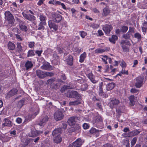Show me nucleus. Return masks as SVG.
<instances>
[{
	"mask_svg": "<svg viewBox=\"0 0 147 147\" xmlns=\"http://www.w3.org/2000/svg\"><path fill=\"white\" fill-rule=\"evenodd\" d=\"M96 103V107H98V109L99 110L102 111L103 109L102 107L101 101L100 100L98 101Z\"/></svg>",
	"mask_w": 147,
	"mask_h": 147,
	"instance_id": "nucleus-43",
	"label": "nucleus"
},
{
	"mask_svg": "<svg viewBox=\"0 0 147 147\" xmlns=\"http://www.w3.org/2000/svg\"><path fill=\"white\" fill-rule=\"evenodd\" d=\"M125 44L128 45H129L130 44V43L129 41L126 42L124 40H121L120 42L121 45H124Z\"/></svg>",
	"mask_w": 147,
	"mask_h": 147,
	"instance_id": "nucleus-62",
	"label": "nucleus"
},
{
	"mask_svg": "<svg viewBox=\"0 0 147 147\" xmlns=\"http://www.w3.org/2000/svg\"><path fill=\"white\" fill-rule=\"evenodd\" d=\"M119 103V101L118 99L113 98L111 100L110 103L111 106L114 107V106L118 105Z\"/></svg>",
	"mask_w": 147,
	"mask_h": 147,
	"instance_id": "nucleus-15",
	"label": "nucleus"
},
{
	"mask_svg": "<svg viewBox=\"0 0 147 147\" xmlns=\"http://www.w3.org/2000/svg\"><path fill=\"white\" fill-rule=\"evenodd\" d=\"M130 92L134 93H138L139 90L136 88H132L131 89Z\"/></svg>",
	"mask_w": 147,
	"mask_h": 147,
	"instance_id": "nucleus-64",
	"label": "nucleus"
},
{
	"mask_svg": "<svg viewBox=\"0 0 147 147\" xmlns=\"http://www.w3.org/2000/svg\"><path fill=\"white\" fill-rule=\"evenodd\" d=\"M5 18L9 24H14L15 21L13 16L9 11H6L5 13Z\"/></svg>",
	"mask_w": 147,
	"mask_h": 147,
	"instance_id": "nucleus-1",
	"label": "nucleus"
},
{
	"mask_svg": "<svg viewBox=\"0 0 147 147\" xmlns=\"http://www.w3.org/2000/svg\"><path fill=\"white\" fill-rule=\"evenodd\" d=\"M130 101V105L133 106H134L135 104V97L134 95L130 96L128 98Z\"/></svg>",
	"mask_w": 147,
	"mask_h": 147,
	"instance_id": "nucleus-26",
	"label": "nucleus"
},
{
	"mask_svg": "<svg viewBox=\"0 0 147 147\" xmlns=\"http://www.w3.org/2000/svg\"><path fill=\"white\" fill-rule=\"evenodd\" d=\"M43 52V51L41 50H36L35 51V53L38 56L41 57V55Z\"/></svg>",
	"mask_w": 147,
	"mask_h": 147,
	"instance_id": "nucleus-57",
	"label": "nucleus"
},
{
	"mask_svg": "<svg viewBox=\"0 0 147 147\" xmlns=\"http://www.w3.org/2000/svg\"><path fill=\"white\" fill-rule=\"evenodd\" d=\"M88 85L86 83L83 84L81 85V89L83 91H85L88 89Z\"/></svg>",
	"mask_w": 147,
	"mask_h": 147,
	"instance_id": "nucleus-41",
	"label": "nucleus"
},
{
	"mask_svg": "<svg viewBox=\"0 0 147 147\" xmlns=\"http://www.w3.org/2000/svg\"><path fill=\"white\" fill-rule=\"evenodd\" d=\"M141 28L142 32L145 33L147 30V22L145 21L143 22L142 23Z\"/></svg>",
	"mask_w": 147,
	"mask_h": 147,
	"instance_id": "nucleus-23",
	"label": "nucleus"
},
{
	"mask_svg": "<svg viewBox=\"0 0 147 147\" xmlns=\"http://www.w3.org/2000/svg\"><path fill=\"white\" fill-rule=\"evenodd\" d=\"M102 59L103 62L105 64H107V60L108 59V56L107 55H105V56H102Z\"/></svg>",
	"mask_w": 147,
	"mask_h": 147,
	"instance_id": "nucleus-52",
	"label": "nucleus"
},
{
	"mask_svg": "<svg viewBox=\"0 0 147 147\" xmlns=\"http://www.w3.org/2000/svg\"><path fill=\"white\" fill-rule=\"evenodd\" d=\"M79 33L81 37L83 38H85V36L87 35V33L83 31H80L79 32Z\"/></svg>",
	"mask_w": 147,
	"mask_h": 147,
	"instance_id": "nucleus-49",
	"label": "nucleus"
},
{
	"mask_svg": "<svg viewBox=\"0 0 147 147\" xmlns=\"http://www.w3.org/2000/svg\"><path fill=\"white\" fill-rule=\"evenodd\" d=\"M95 119H94V123L97 122H101L103 121V119L102 116L98 114L95 117Z\"/></svg>",
	"mask_w": 147,
	"mask_h": 147,
	"instance_id": "nucleus-34",
	"label": "nucleus"
},
{
	"mask_svg": "<svg viewBox=\"0 0 147 147\" xmlns=\"http://www.w3.org/2000/svg\"><path fill=\"white\" fill-rule=\"evenodd\" d=\"M62 132L61 128L59 127L55 129L52 132V135L53 136H55L56 135L59 134Z\"/></svg>",
	"mask_w": 147,
	"mask_h": 147,
	"instance_id": "nucleus-18",
	"label": "nucleus"
},
{
	"mask_svg": "<svg viewBox=\"0 0 147 147\" xmlns=\"http://www.w3.org/2000/svg\"><path fill=\"white\" fill-rule=\"evenodd\" d=\"M119 63H120V65L123 68H125L126 66V64L125 62L123 60H122L119 61Z\"/></svg>",
	"mask_w": 147,
	"mask_h": 147,
	"instance_id": "nucleus-48",
	"label": "nucleus"
},
{
	"mask_svg": "<svg viewBox=\"0 0 147 147\" xmlns=\"http://www.w3.org/2000/svg\"><path fill=\"white\" fill-rule=\"evenodd\" d=\"M135 30L136 29L134 27H129V30L128 32L130 34H132V35L133 33H135Z\"/></svg>",
	"mask_w": 147,
	"mask_h": 147,
	"instance_id": "nucleus-50",
	"label": "nucleus"
},
{
	"mask_svg": "<svg viewBox=\"0 0 147 147\" xmlns=\"http://www.w3.org/2000/svg\"><path fill=\"white\" fill-rule=\"evenodd\" d=\"M33 141V139L32 138L27 139L25 140L24 142L22 141V145L24 147H26L30 144V143L32 142Z\"/></svg>",
	"mask_w": 147,
	"mask_h": 147,
	"instance_id": "nucleus-22",
	"label": "nucleus"
},
{
	"mask_svg": "<svg viewBox=\"0 0 147 147\" xmlns=\"http://www.w3.org/2000/svg\"><path fill=\"white\" fill-rule=\"evenodd\" d=\"M55 80L53 78H51L48 80L47 81V83L48 84H51L52 83L54 82Z\"/></svg>",
	"mask_w": 147,
	"mask_h": 147,
	"instance_id": "nucleus-63",
	"label": "nucleus"
},
{
	"mask_svg": "<svg viewBox=\"0 0 147 147\" xmlns=\"http://www.w3.org/2000/svg\"><path fill=\"white\" fill-rule=\"evenodd\" d=\"M78 95V92L75 91H72L70 92L69 94H67V97L71 98H76L77 97Z\"/></svg>",
	"mask_w": 147,
	"mask_h": 147,
	"instance_id": "nucleus-16",
	"label": "nucleus"
},
{
	"mask_svg": "<svg viewBox=\"0 0 147 147\" xmlns=\"http://www.w3.org/2000/svg\"><path fill=\"white\" fill-rule=\"evenodd\" d=\"M33 64L31 61H28L25 63L24 66L27 70H28L32 68Z\"/></svg>",
	"mask_w": 147,
	"mask_h": 147,
	"instance_id": "nucleus-21",
	"label": "nucleus"
},
{
	"mask_svg": "<svg viewBox=\"0 0 147 147\" xmlns=\"http://www.w3.org/2000/svg\"><path fill=\"white\" fill-rule=\"evenodd\" d=\"M107 50L105 49H101L100 48H98L96 49L95 50V52L96 53H101L104 52Z\"/></svg>",
	"mask_w": 147,
	"mask_h": 147,
	"instance_id": "nucleus-47",
	"label": "nucleus"
},
{
	"mask_svg": "<svg viewBox=\"0 0 147 147\" xmlns=\"http://www.w3.org/2000/svg\"><path fill=\"white\" fill-rule=\"evenodd\" d=\"M19 23L20 29L22 31L26 32L28 30V28L26 25V22L24 21H22L19 19L18 20Z\"/></svg>",
	"mask_w": 147,
	"mask_h": 147,
	"instance_id": "nucleus-5",
	"label": "nucleus"
},
{
	"mask_svg": "<svg viewBox=\"0 0 147 147\" xmlns=\"http://www.w3.org/2000/svg\"><path fill=\"white\" fill-rule=\"evenodd\" d=\"M8 49L9 50H13L15 49L16 45L14 43H13L9 41L7 44Z\"/></svg>",
	"mask_w": 147,
	"mask_h": 147,
	"instance_id": "nucleus-25",
	"label": "nucleus"
},
{
	"mask_svg": "<svg viewBox=\"0 0 147 147\" xmlns=\"http://www.w3.org/2000/svg\"><path fill=\"white\" fill-rule=\"evenodd\" d=\"M17 45V48L18 52L20 53L23 50L22 47L21 46V43L20 42H17L16 44Z\"/></svg>",
	"mask_w": 147,
	"mask_h": 147,
	"instance_id": "nucleus-42",
	"label": "nucleus"
},
{
	"mask_svg": "<svg viewBox=\"0 0 147 147\" xmlns=\"http://www.w3.org/2000/svg\"><path fill=\"white\" fill-rule=\"evenodd\" d=\"M118 39V36L115 35H113L111 38H109V40L111 43L113 44L115 43L116 40Z\"/></svg>",
	"mask_w": 147,
	"mask_h": 147,
	"instance_id": "nucleus-29",
	"label": "nucleus"
},
{
	"mask_svg": "<svg viewBox=\"0 0 147 147\" xmlns=\"http://www.w3.org/2000/svg\"><path fill=\"white\" fill-rule=\"evenodd\" d=\"M111 67V70L110 73L111 75H113L115 73V71L116 70V68H113V67L112 65H110Z\"/></svg>",
	"mask_w": 147,
	"mask_h": 147,
	"instance_id": "nucleus-55",
	"label": "nucleus"
},
{
	"mask_svg": "<svg viewBox=\"0 0 147 147\" xmlns=\"http://www.w3.org/2000/svg\"><path fill=\"white\" fill-rule=\"evenodd\" d=\"M110 11L109 8L105 7L103 9V13L102 14V16H106L110 13Z\"/></svg>",
	"mask_w": 147,
	"mask_h": 147,
	"instance_id": "nucleus-37",
	"label": "nucleus"
},
{
	"mask_svg": "<svg viewBox=\"0 0 147 147\" xmlns=\"http://www.w3.org/2000/svg\"><path fill=\"white\" fill-rule=\"evenodd\" d=\"M46 25V23L45 22H40L38 25V30H44L45 29L44 26Z\"/></svg>",
	"mask_w": 147,
	"mask_h": 147,
	"instance_id": "nucleus-36",
	"label": "nucleus"
},
{
	"mask_svg": "<svg viewBox=\"0 0 147 147\" xmlns=\"http://www.w3.org/2000/svg\"><path fill=\"white\" fill-rule=\"evenodd\" d=\"M35 55V51L32 50H30L28 51L27 53V57H32Z\"/></svg>",
	"mask_w": 147,
	"mask_h": 147,
	"instance_id": "nucleus-40",
	"label": "nucleus"
},
{
	"mask_svg": "<svg viewBox=\"0 0 147 147\" xmlns=\"http://www.w3.org/2000/svg\"><path fill=\"white\" fill-rule=\"evenodd\" d=\"M64 116L62 111H56L54 114V118L57 121L61 120L63 118Z\"/></svg>",
	"mask_w": 147,
	"mask_h": 147,
	"instance_id": "nucleus-6",
	"label": "nucleus"
},
{
	"mask_svg": "<svg viewBox=\"0 0 147 147\" xmlns=\"http://www.w3.org/2000/svg\"><path fill=\"white\" fill-rule=\"evenodd\" d=\"M28 136L31 137H34L38 136V133L37 130L32 131L30 133L28 134Z\"/></svg>",
	"mask_w": 147,
	"mask_h": 147,
	"instance_id": "nucleus-31",
	"label": "nucleus"
},
{
	"mask_svg": "<svg viewBox=\"0 0 147 147\" xmlns=\"http://www.w3.org/2000/svg\"><path fill=\"white\" fill-rule=\"evenodd\" d=\"M37 76L40 79H43L46 77L45 72L43 71L40 70H37L36 71Z\"/></svg>",
	"mask_w": 147,
	"mask_h": 147,
	"instance_id": "nucleus-13",
	"label": "nucleus"
},
{
	"mask_svg": "<svg viewBox=\"0 0 147 147\" xmlns=\"http://www.w3.org/2000/svg\"><path fill=\"white\" fill-rule=\"evenodd\" d=\"M101 130L97 129L94 127H92L89 131L90 133L96 137H97L99 136L100 131Z\"/></svg>",
	"mask_w": 147,
	"mask_h": 147,
	"instance_id": "nucleus-7",
	"label": "nucleus"
},
{
	"mask_svg": "<svg viewBox=\"0 0 147 147\" xmlns=\"http://www.w3.org/2000/svg\"><path fill=\"white\" fill-rule=\"evenodd\" d=\"M22 15L25 18L31 21H34L36 20V17L30 14L28 15L24 13H22Z\"/></svg>",
	"mask_w": 147,
	"mask_h": 147,
	"instance_id": "nucleus-12",
	"label": "nucleus"
},
{
	"mask_svg": "<svg viewBox=\"0 0 147 147\" xmlns=\"http://www.w3.org/2000/svg\"><path fill=\"white\" fill-rule=\"evenodd\" d=\"M137 141V138L136 137L133 138L131 141V146H134L136 143Z\"/></svg>",
	"mask_w": 147,
	"mask_h": 147,
	"instance_id": "nucleus-60",
	"label": "nucleus"
},
{
	"mask_svg": "<svg viewBox=\"0 0 147 147\" xmlns=\"http://www.w3.org/2000/svg\"><path fill=\"white\" fill-rule=\"evenodd\" d=\"M102 84H100L99 85V94L102 96L103 93V91L102 89Z\"/></svg>",
	"mask_w": 147,
	"mask_h": 147,
	"instance_id": "nucleus-53",
	"label": "nucleus"
},
{
	"mask_svg": "<svg viewBox=\"0 0 147 147\" xmlns=\"http://www.w3.org/2000/svg\"><path fill=\"white\" fill-rule=\"evenodd\" d=\"M86 75L87 77L92 83L94 84H95L98 81L95 80V76L93 74L91 71H90L88 73H87Z\"/></svg>",
	"mask_w": 147,
	"mask_h": 147,
	"instance_id": "nucleus-9",
	"label": "nucleus"
},
{
	"mask_svg": "<svg viewBox=\"0 0 147 147\" xmlns=\"http://www.w3.org/2000/svg\"><path fill=\"white\" fill-rule=\"evenodd\" d=\"M62 139V138L60 135H58L54 138V141L55 143L58 144L61 142Z\"/></svg>",
	"mask_w": 147,
	"mask_h": 147,
	"instance_id": "nucleus-30",
	"label": "nucleus"
},
{
	"mask_svg": "<svg viewBox=\"0 0 147 147\" xmlns=\"http://www.w3.org/2000/svg\"><path fill=\"white\" fill-rule=\"evenodd\" d=\"M131 35H132V34H130L129 32H127L126 34H123V37L125 39H130Z\"/></svg>",
	"mask_w": 147,
	"mask_h": 147,
	"instance_id": "nucleus-46",
	"label": "nucleus"
},
{
	"mask_svg": "<svg viewBox=\"0 0 147 147\" xmlns=\"http://www.w3.org/2000/svg\"><path fill=\"white\" fill-rule=\"evenodd\" d=\"M133 37L137 39L138 41H140L142 38L141 34L138 32L134 34Z\"/></svg>",
	"mask_w": 147,
	"mask_h": 147,
	"instance_id": "nucleus-33",
	"label": "nucleus"
},
{
	"mask_svg": "<svg viewBox=\"0 0 147 147\" xmlns=\"http://www.w3.org/2000/svg\"><path fill=\"white\" fill-rule=\"evenodd\" d=\"M140 132L137 130H134L132 131H130L128 133V134L129 135V137H131L132 136H134L138 135Z\"/></svg>",
	"mask_w": 147,
	"mask_h": 147,
	"instance_id": "nucleus-27",
	"label": "nucleus"
},
{
	"mask_svg": "<svg viewBox=\"0 0 147 147\" xmlns=\"http://www.w3.org/2000/svg\"><path fill=\"white\" fill-rule=\"evenodd\" d=\"M112 27L111 25L108 24L105 25L103 27L102 29L105 32V34H109L110 31L112 30Z\"/></svg>",
	"mask_w": 147,
	"mask_h": 147,
	"instance_id": "nucleus-11",
	"label": "nucleus"
},
{
	"mask_svg": "<svg viewBox=\"0 0 147 147\" xmlns=\"http://www.w3.org/2000/svg\"><path fill=\"white\" fill-rule=\"evenodd\" d=\"M40 22H46V16L43 14H40L38 15Z\"/></svg>",
	"mask_w": 147,
	"mask_h": 147,
	"instance_id": "nucleus-38",
	"label": "nucleus"
},
{
	"mask_svg": "<svg viewBox=\"0 0 147 147\" xmlns=\"http://www.w3.org/2000/svg\"><path fill=\"white\" fill-rule=\"evenodd\" d=\"M82 127L84 129H87L89 128L90 125L89 124L86 123H84L83 124Z\"/></svg>",
	"mask_w": 147,
	"mask_h": 147,
	"instance_id": "nucleus-58",
	"label": "nucleus"
},
{
	"mask_svg": "<svg viewBox=\"0 0 147 147\" xmlns=\"http://www.w3.org/2000/svg\"><path fill=\"white\" fill-rule=\"evenodd\" d=\"M115 84L113 82L108 84L107 85L106 89L107 90H112L115 87Z\"/></svg>",
	"mask_w": 147,
	"mask_h": 147,
	"instance_id": "nucleus-32",
	"label": "nucleus"
},
{
	"mask_svg": "<svg viewBox=\"0 0 147 147\" xmlns=\"http://www.w3.org/2000/svg\"><path fill=\"white\" fill-rule=\"evenodd\" d=\"M144 78L141 76H138L136 78V82L135 86L137 88H140L143 85Z\"/></svg>",
	"mask_w": 147,
	"mask_h": 147,
	"instance_id": "nucleus-4",
	"label": "nucleus"
},
{
	"mask_svg": "<svg viewBox=\"0 0 147 147\" xmlns=\"http://www.w3.org/2000/svg\"><path fill=\"white\" fill-rule=\"evenodd\" d=\"M81 104V102L79 100H76L74 101L70 102H69L70 105H78Z\"/></svg>",
	"mask_w": 147,
	"mask_h": 147,
	"instance_id": "nucleus-45",
	"label": "nucleus"
},
{
	"mask_svg": "<svg viewBox=\"0 0 147 147\" xmlns=\"http://www.w3.org/2000/svg\"><path fill=\"white\" fill-rule=\"evenodd\" d=\"M66 61L68 65L71 66L73 64V56L71 55H69L67 59H66Z\"/></svg>",
	"mask_w": 147,
	"mask_h": 147,
	"instance_id": "nucleus-20",
	"label": "nucleus"
},
{
	"mask_svg": "<svg viewBox=\"0 0 147 147\" xmlns=\"http://www.w3.org/2000/svg\"><path fill=\"white\" fill-rule=\"evenodd\" d=\"M123 144L125 145V147H130V144L129 140H124Z\"/></svg>",
	"mask_w": 147,
	"mask_h": 147,
	"instance_id": "nucleus-51",
	"label": "nucleus"
},
{
	"mask_svg": "<svg viewBox=\"0 0 147 147\" xmlns=\"http://www.w3.org/2000/svg\"><path fill=\"white\" fill-rule=\"evenodd\" d=\"M87 54L86 52H84L81 54L80 56L79 61L81 63L84 62L85 59L86 58Z\"/></svg>",
	"mask_w": 147,
	"mask_h": 147,
	"instance_id": "nucleus-24",
	"label": "nucleus"
},
{
	"mask_svg": "<svg viewBox=\"0 0 147 147\" xmlns=\"http://www.w3.org/2000/svg\"><path fill=\"white\" fill-rule=\"evenodd\" d=\"M18 92L17 89L16 88H13L10 90L7 94V96L9 98L16 94Z\"/></svg>",
	"mask_w": 147,
	"mask_h": 147,
	"instance_id": "nucleus-14",
	"label": "nucleus"
},
{
	"mask_svg": "<svg viewBox=\"0 0 147 147\" xmlns=\"http://www.w3.org/2000/svg\"><path fill=\"white\" fill-rule=\"evenodd\" d=\"M48 119L49 118L47 116L45 117L41 120L40 121L39 123V125L40 126L42 125L48 121Z\"/></svg>",
	"mask_w": 147,
	"mask_h": 147,
	"instance_id": "nucleus-35",
	"label": "nucleus"
},
{
	"mask_svg": "<svg viewBox=\"0 0 147 147\" xmlns=\"http://www.w3.org/2000/svg\"><path fill=\"white\" fill-rule=\"evenodd\" d=\"M121 47L123 49V51L125 52H127L129 51V49L125 45H122Z\"/></svg>",
	"mask_w": 147,
	"mask_h": 147,
	"instance_id": "nucleus-61",
	"label": "nucleus"
},
{
	"mask_svg": "<svg viewBox=\"0 0 147 147\" xmlns=\"http://www.w3.org/2000/svg\"><path fill=\"white\" fill-rule=\"evenodd\" d=\"M75 130L76 131H81V127L79 124H76L75 126Z\"/></svg>",
	"mask_w": 147,
	"mask_h": 147,
	"instance_id": "nucleus-59",
	"label": "nucleus"
},
{
	"mask_svg": "<svg viewBox=\"0 0 147 147\" xmlns=\"http://www.w3.org/2000/svg\"><path fill=\"white\" fill-rule=\"evenodd\" d=\"M11 6L10 10L13 12L18 7V4L15 2H13Z\"/></svg>",
	"mask_w": 147,
	"mask_h": 147,
	"instance_id": "nucleus-28",
	"label": "nucleus"
},
{
	"mask_svg": "<svg viewBox=\"0 0 147 147\" xmlns=\"http://www.w3.org/2000/svg\"><path fill=\"white\" fill-rule=\"evenodd\" d=\"M28 47L30 48H32L34 47L35 42H28Z\"/></svg>",
	"mask_w": 147,
	"mask_h": 147,
	"instance_id": "nucleus-56",
	"label": "nucleus"
},
{
	"mask_svg": "<svg viewBox=\"0 0 147 147\" xmlns=\"http://www.w3.org/2000/svg\"><path fill=\"white\" fill-rule=\"evenodd\" d=\"M128 26H123L121 27L120 30L123 33H125L128 30Z\"/></svg>",
	"mask_w": 147,
	"mask_h": 147,
	"instance_id": "nucleus-44",
	"label": "nucleus"
},
{
	"mask_svg": "<svg viewBox=\"0 0 147 147\" xmlns=\"http://www.w3.org/2000/svg\"><path fill=\"white\" fill-rule=\"evenodd\" d=\"M52 19L53 21L55 23H58L62 20H63L64 18L59 13H54L52 15Z\"/></svg>",
	"mask_w": 147,
	"mask_h": 147,
	"instance_id": "nucleus-2",
	"label": "nucleus"
},
{
	"mask_svg": "<svg viewBox=\"0 0 147 147\" xmlns=\"http://www.w3.org/2000/svg\"><path fill=\"white\" fill-rule=\"evenodd\" d=\"M4 121H5V122L3 123V126L9 127H11L12 126L11 121L8 118H5Z\"/></svg>",
	"mask_w": 147,
	"mask_h": 147,
	"instance_id": "nucleus-17",
	"label": "nucleus"
},
{
	"mask_svg": "<svg viewBox=\"0 0 147 147\" xmlns=\"http://www.w3.org/2000/svg\"><path fill=\"white\" fill-rule=\"evenodd\" d=\"M48 25L50 28L53 29L55 31H57L58 29V25L56 24L54 22L51 20H49L48 22Z\"/></svg>",
	"mask_w": 147,
	"mask_h": 147,
	"instance_id": "nucleus-10",
	"label": "nucleus"
},
{
	"mask_svg": "<svg viewBox=\"0 0 147 147\" xmlns=\"http://www.w3.org/2000/svg\"><path fill=\"white\" fill-rule=\"evenodd\" d=\"M84 142V141L81 138H78L70 144L69 147H81Z\"/></svg>",
	"mask_w": 147,
	"mask_h": 147,
	"instance_id": "nucleus-3",
	"label": "nucleus"
},
{
	"mask_svg": "<svg viewBox=\"0 0 147 147\" xmlns=\"http://www.w3.org/2000/svg\"><path fill=\"white\" fill-rule=\"evenodd\" d=\"M51 67V66L50 63L48 62L44 63L41 67V69H42L48 70L50 69Z\"/></svg>",
	"mask_w": 147,
	"mask_h": 147,
	"instance_id": "nucleus-19",
	"label": "nucleus"
},
{
	"mask_svg": "<svg viewBox=\"0 0 147 147\" xmlns=\"http://www.w3.org/2000/svg\"><path fill=\"white\" fill-rule=\"evenodd\" d=\"M78 117L77 116H72L69 118L67 122L68 124L70 126H72L75 124L76 120L78 119Z\"/></svg>",
	"mask_w": 147,
	"mask_h": 147,
	"instance_id": "nucleus-8",
	"label": "nucleus"
},
{
	"mask_svg": "<svg viewBox=\"0 0 147 147\" xmlns=\"http://www.w3.org/2000/svg\"><path fill=\"white\" fill-rule=\"evenodd\" d=\"M105 72L109 74L110 72L111 67L110 66L109 67L108 65H106L105 66Z\"/></svg>",
	"mask_w": 147,
	"mask_h": 147,
	"instance_id": "nucleus-54",
	"label": "nucleus"
},
{
	"mask_svg": "<svg viewBox=\"0 0 147 147\" xmlns=\"http://www.w3.org/2000/svg\"><path fill=\"white\" fill-rule=\"evenodd\" d=\"M96 127L98 128H102L103 127V121L101 122H97L94 123Z\"/></svg>",
	"mask_w": 147,
	"mask_h": 147,
	"instance_id": "nucleus-39",
	"label": "nucleus"
}]
</instances>
